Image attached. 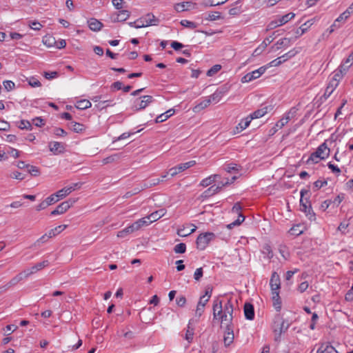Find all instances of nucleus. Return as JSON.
<instances>
[{"label":"nucleus","instance_id":"1","mask_svg":"<svg viewBox=\"0 0 353 353\" xmlns=\"http://www.w3.org/2000/svg\"><path fill=\"white\" fill-rule=\"evenodd\" d=\"M300 210L303 212L311 221L315 220L316 214L313 212L311 203L309 201L310 196V190H301Z\"/></svg>","mask_w":353,"mask_h":353},{"label":"nucleus","instance_id":"2","mask_svg":"<svg viewBox=\"0 0 353 353\" xmlns=\"http://www.w3.org/2000/svg\"><path fill=\"white\" fill-rule=\"evenodd\" d=\"M216 237L213 232H205L200 234L196 240V248L201 250H203L209 244V243Z\"/></svg>","mask_w":353,"mask_h":353},{"label":"nucleus","instance_id":"3","mask_svg":"<svg viewBox=\"0 0 353 353\" xmlns=\"http://www.w3.org/2000/svg\"><path fill=\"white\" fill-rule=\"evenodd\" d=\"M154 101L153 97L150 95H145L139 99H137L132 108L136 110H141L145 108L150 103Z\"/></svg>","mask_w":353,"mask_h":353},{"label":"nucleus","instance_id":"4","mask_svg":"<svg viewBox=\"0 0 353 353\" xmlns=\"http://www.w3.org/2000/svg\"><path fill=\"white\" fill-rule=\"evenodd\" d=\"M196 164L195 161H190L186 163H181L177 166L173 167L169 170L168 174H170L171 176H175L180 172L185 171V170L192 167Z\"/></svg>","mask_w":353,"mask_h":353},{"label":"nucleus","instance_id":"5","mask_svg":"<svg viewBox=\"0 0 353 353\" xmlns=\"http://www.w3.org/2000/svg\"><path fill=\"white\" fill-rule=\"evenodd\" d=\"M339 78H341V75L339 74L336 73L334 74V77L327 85L325 91L323 95L321 97V99L323 98L325 100L331 95V94L333 92V91L335 90V88L337 87L339 84Z\"/></svg>","mask_w":353,"mask_h":353},{"label":"nucleus","instance_id":"6","mask_svg":"<svg viewBox=\"0 0 353 353\" xmlns=\"http://www.w3.org/2000/svg\"><path fill=\"white\" fill-rule=\"evenodd\" d=\"M289 327V324L285 325V321L279 315H276L274 321V332L279 334L280 336L283 332H285Z\"/></svg>","mask_w":353,"mask_h":353},{"label":"nucleus","instance_id":"7","mask_svg":"<svg viewBox=\"0 0 353 353\" xmlns=\"http://www.w3.org/2000/svg\"><path fill=\"white\" fill-rule=\"evenodd\" d=\"M330 154V149L325 142L321 144L316 150L312 152L310 157V159H312L314 157H319V159H325Z\"/></svg>","mask_w":353,"mask_h":353},{"label":"nucleus","instance_id":"8","mask_svg":"<svg viewBox=\"0 0 353 353\" xmlns=\"http://www.w3.org/2000/svg\"><path fill=\"white\" fill-rule=\"evenodd\" d=\"M75 202L74 199H69L60 203L55 210H52L50 215L55 216L65 213Z\"/></svg>","mask_w":353,"mask_h":353},{"label":"nucleus","instance_id":"9","mask_svg":"<svg viewBox=\"0 0 353 353\" xmlns=\"http://www.w3.org/2000/svg\"><path fill=\"white\" fill-rule=\"evenodd\" d=\"M230 86L228 85V84H224L217 88V90L210 96L212 102L218 103L223 96L228 92Z\"/></svg>","mask_w":353,"mask_h":353},{"label":"nucleus","instance_id":"10","mask_svg":"<svg viewBox=\"0 0 353 353\" xmlns=\"http://www.w3.org/2000/svg\"><path fill=\"white\" fill-rule=\"evenodd\" d=\"M234 337L232 323H228L226 325L223 338L224 344L226 347L233 343Z\"/></svg>","mask_w":353,"mask_h":353},{"label":"nucleus","instance_id":"11","mask_svg":"<svg viewBox=\"0 0 353 353\" xmlns=\"http://www.w3.org/2000/svg\"><path fill=\"white\" fill-rule=\"evenodd\" d=\"M49 264H50V263L48 260H45L42 262L35 264L34 265L31 267L30 269H28L24 271V274H25L24 277H28V276H30L31 274L36 273L37 272L42 270L45 267L48 266Z\"/></svg>","mask_w":353,"mask_h":353},{"label":"nucleus","instance_id":"12","mask_svg":"<svg viewBox=\"0 0 353 353\" xmlns=\"http://www.w3.org/2000/svg\"><path fill=\"white\" fill-rule=\"evenodd\" d=\"M196 8V3L191 1H184L174 5V9L178 12L188 11L192 9H195Z\"/></svg>","mask_w":353,"mask_h":353},{"label":"nucleus","instance_id":"13","mask_svg":"<svg viewBox=\"0 0 353 353\" xmlns=\"http://www.w3.org/2000/svg\"><path fill=\"white\" fill-rule=\"evenodd\" d=\"M272 109L273 107L272 105H265L260 109L256 110V111L250 114L248 117L250 118L251 120L254 119H259L264 116L265 114H267L269 111L272 110Z\"/></svg>","mask_w":353,"mask_h":353},{"label":"nucleus","instance_id":"14","mask_svg":"<svg viewBox=\"0 0 353 353\" xmlns=\"http://www.w3.org/2000/svg\"><path fill=\"white\" fill-rule=\"evenodd\" d=\"M48 146L50 150L54 154H62L65 152V144L61 142H50Z\"/></svg>","mask_w":353,"mask_h":353},{"label":"nucleus","instance_id":"15","mask_svg":"<svg viewBox=\"0 0 353 353\" xmlns=\"http://www.w3.org/2000/svg\"><path fill=\"white\" fill-rule=\"evenodd\" d=\"M270 285L271 288V291L279 290L281 288L280 277L279 275L276 272H274L272 274L271 279L270 281Z\"/></svg>","mask_w":353,"mask_h":353},{"label":"nucleus","instance_id":"16","mask_svg":"<svg viewBox=\"0 0 353 353\" xmlns=\"http://www.w3.org/2000/svg\"><path fill=\"white\" fill-rule=\"evenodd\" d=\"M243 310L246 319L252 321L254 319V308L252 303L246 302L244 304Z\"/></svg>","mask_w":353,"mask_h":353},{"label":"nucleus","instance_id":"17","mask_svg":"<svg viewBox=\"0 0 353 353\" xmlns=\"http://www.w3.org/2000/svg\"><path fill=\"white\" fill-rule=\"evenodd\" d=\"M223 311L225 314H229V319H228V323H232L233 320V311H234V307L233 304L230 299H229L226 303H225L224 306L223 307Z\"/></svg>","mask_w":353,"mask_h":353},{"label":"nucleus","instance_id":"18","mask_svg":"<svg viewBox=\"0 0 353 353\" xmlns=\"http://www.w3.org/2000/svg\"><path fill=\"white\" fill-rule=\"evenodd\" d=\"M272 299L273 302V306L277 312H279L281 309V300L279 296V290L272 291Z\"/></svg>","mask_w":353,"mask_h":353},{"label":"nucleus","instance_id":"19","mask_svg":"<svg viewBox=\"0 0 353 353\" xmlns=\"http://www.w3.org/2000/svg\"><path fill=\"white\" fill-rule=\"evenodd\" d=\"M88 23L90 29L95 32L99 31L103 27V23L94 18L88 20Z\"/></svg>","mask_w":353,"mask_h":353},{"label":"nucleus","instance_id":"20","mask_svg":"<svg viewBox=\"0 0 353 353\" xmlns=\"http://www.w3.org/2000/svg\"><path fill=\"white\" fill-rule=\"evenodd\" d=\"M130 12L127 10H121L117 14L115 18L112 19L113 22L124 21L129 18Z\"/></svg>","mask_w":353,"mask_h":353},{"label":"nucleus","instance_id":"21","mask_svg":"<svg viewBox=\"0 0 353 353\" xmlns=\"http://www.w3.org/2000/svg\"><path fill=\"white\" fill-rule=\"evenodd\" d=\"M205 299V296H202L200 297V300L197 304L196 310V315H197L199 317H200L203 311H204V307L206 305V303L208 302V299Z\"/></svg>","mask_w":353,"mask_h":353},{"label":"nucleus","instance_id":"22","mask_svg":"<svg viewBox=\"0 0 353 353\" xmlns=\"http://www.w3.org/2000/svg\"><path fill=\"white\" fill-rule=\"evenodd\" d=\"M143 19H145V25H148V26H157L159 23V19L152 13H148L143 17Z\"/></svg>","mask_w":353,"mask_h":353},{"label":"nucleus","instance_id":"23","mask_svg":"<svg viewBox=\"0 0 353 353\" xmlns=\"http://www.w3.org/2000/svg\"><path fill=\"white\" fill-rule=\"evenodd\" d=\"M165 213V210L161 209V210H157V211L151 213L148 216H147V219L148 220H150L151 222L152 223V222H154V221L159 220L160 218H161L163 216H164Z\"/></svg>","mask_w":353,"mask_h":353},{"label":"nucleus","instance_id":"24","mask_svg":"<svg viewBox=\"0 0 353 353\" xmlns=\"http://www.w3.org/2000/svg\"><path fill=\"white\" fill-rule=\"evenodd\" d=\"M174 113V109H170L168 110V111H166L165 112L159 115L156 119H155V123H162L165 121H166L168 118H170L173 114Z\"/></svg>","mask_w":353,"mask_h":353},{"label":"nucleus","instance_id":"25","mask_svg":"<svg viewBox=\"0 0 353 353\" xmlns=\"http://www.w3.org/2000/svg\"><path fill=\"white\" fill-rule=\"evenodd\" d=\"M259 77H260L259 74H258L256 70H254L251 72H248V74L244 75L241 79V82L242 83H248V82H250L254 79H256Z\"/></svg>","mask_w":353,"mask_h":353},{"label":"nucleus","instance_id":"26","mask_svg":"<svg viewBox=\"0 0 353 353\" xmlns=\"http://www.w3.org/2000/svg\"><path fill=\"white\" fill-rule=\"evenodd\" d=\"M352 61H353V52L349 55V57L345 60L343 63L340 65L339 71L342 73L345 72L347 69L351 66Z\"/></svg>","mask_w":353,"mask_h":353},{"label":"nucleus","instance_id":"27","mask_svg":"<svg viewBox=\"0 0 353 353\" xmlns=\"http://www.w3.org/2000/svg\"><path fill=\"white\" fill-rule=\"evenodd\" d=\"M220 178L219 174H212L201 181L200 185L203 187H207L211 185L212 183L215 182L217 179Z\"/></svg>","mask_w":353,"mask_h":353},{"label":"nucleus","instance_id":"28","mask_svg":"<svg viewBox=\"0 0 353 353\" xmlns=\"http://www.w3.org/2000/svg\"><path fill=\"white\" fill-rule=\"evenodd\" d=\"M292 40V38H283L279 39L274 45L276 46V49L279 50L283 47H288L292 41H293Z\"/></svg>","mask_w":353,"mask_h":353},{"label":"nucleus","instance_id":"29","mask_svg":"<svg viewBox=\"0 0 353 353\" xmlns=\"http://www.w3.org/2000/svg\"><path fill=\"white\" fill-rule=\"evenodd\" d=\"M295 14L293 12L288 13L283 16H279L276 19L280 26L284 25L294 17Z\"/></svg>","mask_w":353,"mask_h":353},{"label":"nucleus","instance_id":"30","mask_svg":"<svg viewBox=\"0 0 353 353\" xmlns=\"http://www.w3.org/2000/svg\"><path fill=\"white\" fill-rule=\"evenodd\" d=\"M211 102H212V101L210 97L208 99H205L203 101L198 103L196 105H195L193 108V110L195 112H199L201 110L207 108L210 104Z\"/></svg>","mask_w":353,"mask_h":353},{"label":"nucleus","instance_id":"31","mask_svg":"<svg viewBox=\"0 0 353 353\" xmlns=\"http://www.w3.org/2000/svg\"><path fill=\"white\" fill-rule=\"evenodd\" d=\"M194 331V327L192 326V323L190 320L188 325L185 336V340H187L189 343L192 342L193 340Z\"/></svg>","mask_w":353,"mask_h":353},{"label":"nucleus","instance_id":"32","mask_svg":"<svg viewBox=\"0 0 353 353\" xmlns=\"http://www.w3.org/2000/svg\"><path fill=\"white\" fill-rule=\"evenodd\" d=\"M251 121L252 120L249 117H247L245 119H242L238 124V125L236 127L237 132H239L243 130H245L247 127L249 126Z\"/></svg>","mask_w":353,"mask_h":353},{"label":"nucleus","instance_id":"33","mask_svg":"<svg viewBox=\"0 0 353 353\" xmlns=\"http://www.w3.org/2000/svg\"><path fill=\"white\" fill-rule=\"evenodd\" d=\"M70 124L72 125V126H71L72 130L77 133L83 132L86 129V127L83 124L80 123L72 121L70 123Z\"/></svg>","mask_w":353,"mask_h":353},{"label":"nucleus","instance_id":"34","mask_svg":"<svg viewBox=\"0 0 353 353\" xmlns=\"http://www.w3.org/2000/svg\"><path fill=\"white\" fill-rule=\"evenodd\" d=\"M228 0H208L201 3V6L207 8L210 6H216L227 2Z\"/></svg>","mask_w":353,"mask_h":353},{"label":"nucleus","instance_id":"35","mask_svg":"<svg viewBox=\"0 0 353 353\" xmlns=\"http://www.w3.org/2000/svg\"><path fill=\"white\" fill-rule=\"evenodd\" d=\"M66 225H60L50 230L48 232V238H52L53 236H55L57 234H59L61 232L64 230L66 228Z\"/></svg>","mask_w":353,"mask_h":353},{"label":"nucleus","instance_id":"36","mask_svg":"<svg viewBox=\"0 0 353 353\" xmlns=\"http://www.w3.org/2000/svg\"><path fill=\"white\" fill-rule=\"evenodd\" d=\"M213 318L216 319V312H221L223 310L222 301L216 299L214 301L213 303Z\"/></svg>","mask_w":353,"mask_h":353},{"label":"nucleus","instance_id":"37","mask_svg":"<svg viewBox=\"0 0 353 353\" xmlns=\"http://www.w3.org/2000/svg\"><path fill=\"white\" fill-rule=\"evenodd\" d=\"M224 170L227 172H238L241 169V166L240 165L236 164V163H230L225 165L223 168Z\"/></svg>","mask_w":353,"mask_h":353},{"label":"nucleus","instance_id":"38","mask_svg":"<svg viewBox=\"0 0 353 353\" xmlns=\"http://www.w3.org/2000/svg\"><path fill=\"white\" fill-rule=\"evenodd\" d=\"M316 353H339L336 349L330 345H327L323 349V345L317 350Z\"/></svg>","mask_w":353,"mask_h":353},{"label":"nucleus","instance_id":"39","mask_svg":"<svg viewBox=\"0 0 353 353\" xmlns=\"http://www.w3.org/2000/svg\"><path fill=\"white\" fill-rule=\"evenodd\" d=\"M24 277V275L23 273H19L14 277H13L8 283V286L11 288L12 286H14L17 285L19 282H20Z\"/></svg>","mask_w":353,"mask_h":353},{"label":"nucleus","instance_id":"40","mask_svg":"<svg viewBox=\"0 0 353 353\" xmlns=\"http://www.w3.org/2000/svg\"><path fill=\"white\" fill-rule=\"evenodd\" d=\"M43 42L48 47L54 46L55 43H57L55 38L52 36H45L43 38Z\"/></svg>","mask_w":353,"mask_h":353},{"label":"nucleus","instance_id":"41","mask_svg":"<svg viewBox=\"0 0 353 353\" xmlns=\"http://www.w3.org/2000/svg\"><path fill=\"white\" fill-rule=\"evenodd\" d=\"M91 105H92V104L90 101L86 100V99H83V100H80V101H77V104L76 107L80 110H85L88 108H90Z\"/></svg>","mask_w":353,"mask_h":353},{"label":"nucleus","instance_id":"42","mask_svg":"<svg viewBox=\"0 0 353 353\" xmlns=\"http://www.w3.org/2000/svg\"><path fill=\"white\" fill-rule=\"evenodd\" d=\"M27 172L33 176H39L41 173L40 170L38 167L34 165H29L27 168Z\"/></svg>","mask_w":353,"mask_h":353},{"label":"nucleus","instance_id":"43","mask_svg":"<svg viewBox=\"0 0 353 353\" xmlns=\"http://www.w3.org/2000/svg\"><path fill=\"white\" fill-rule=\"evenodd\" d=\"M302 226L301 225H296L294 227H292L289 232L290 233L291 235H294V236H299L300 234H301L303 233V229H302Z\"/></svg>","mask_w":353,"mask_h":353},{"label":"nucleus","instance_id":"44","mask_svg":"<svg viewBox=\"0 0 353 353\" xmlns=\"http://www.w3.org/2000/svg\"><path fill=\"white\" fill-rule=\"evenodd\" d=\"M120 157H121V154H115L109 156V157H108L106 158H104L102 160V163L104 165L112 163V162H114L115 161H117L120 158Z\"/></svg>","mask_w":353,"mask_h":353},{"label":"nucleus","instance_id":"45","mask_svg":"<svg viewBox=\"0 0 353 353\" xmlns=\"http://www.w3.org/2000/svg\"><path fill=\"white\" fill-rule=\"evenodd\" d=\"M297 53V51H296L294 49L289 51L288 52L284 54L283 55L279 57V59H281V61L283 62L286 61L289 59L294 57Z\"/></svg>","mask_w":353,"mask_h":353},{"label":"nucleus","instance_id":"46","mask_svg":"<svg viewBox=\"0 0 353 353\" xmlns=\"http://www.w3.org/2000/svg\"><path fill=\"white\" fill-rule=\"evenodd\" d=\"M174 251L176 254H183L186 251V245L184 243H180L174 246Z\"/></svg>","mask_w":353,"mask_h":353},{"label":"nucleus","instance_id":"47","mask_svg":"<svg viewBox=\"0 0 353 353\" xmlns=\"http://www.w3.org/2000/svg\"><path fill=\"white\" fill-rule=\"evenodd\" d=\"M214 190L213 189V186H210L206 190H205L201 195V197L203 199H206L213 195H214Z\"/></svg>","mask_w":353,"mask_h":353},{"label":"nucleus","instance_id":"48","mask_svg":"<svg viewBox=\"0 0 353 353\" xmlns=\"http://www.w3.org/2000/svg\"><path fill=\"white\" fill-rule=\"evenodd\" d=\"M181 25L183 27L188 28L190 29H194L197 27V23L190 21L186 19L181 20L180 22Z\"/></svg>","mask_w":353,"mask_h":353},{"label":"nucleus","instance_id":"49","mask_svg":"<svg viewBox=\"0 0 353 353\" xmlns=\"http://www.w3.org/2000/svg\"><path fill=\"white\" fill-rule=\"evenodd\" d=\"M18 128L21 130L26 129L28 130H31L32 129L30 122L28 120H21L20 124L18 125Z\"/></svg>","mask_w":353,"mask_h":353},{"label":"nucleus","instance_id":"50","mask_svg":"<svg viewBox=\"0 0 353 353\" xmlns=\"http://www.w3.org/2000/svg\"><path fill=\"white\" fill-rule=\"evenodd\" d=\"M221 69V65L219 64H216L213 65L210 69H209L207 72V76L212 77L216 73H217Z\"/></svg>","mask_w":353,"mask_h":353},{"label":"nucleus","instance_id":"51","mask_svg":"<svg viewBox=\"0 0 353 353\" xmlns=\"http://www.w3.org/2000/svg\"><path fill=\"white\" fill-rule=\"evenodd\" d=\"M351 14V12L349 11V10H346L345 12H343L342 14L339 15V17L336 19V22H343L344 23L347 19L349 18V17Z\"/></svg>","mask_w":353,"mask_h":353},{"label":"nucleus","instance_id":"52","mask_svg":"<svg viewBox=\"0 0 353 353\" xmlns=\"http://www.w3.org/2000/svg\"><path fill=\"white\" fill-rule=\"evenodd\" d=\"M139 228H141L143 226L148 225L150 223H151V221L148 220L147 219V216L141 218L136 221Z\"/></svg>","mask_w":353,"mask_h":353},{"label":"nucleus","instance_id":"53","mask_svg":"<svg viewBox=\"0 0 353 353\" xmlns=\"http://www.w3.org/2000/svg\"><path fill=\"white\" fill-rule=\"evenodd\" d=\"M3 85L4 88L7 91H10V90H13L15 88L14 83L13 81H10V80L4 81L3 82Z\"/></svg>","mask_w":353,"mask_h":353},{"label":"nucleus","instance_id":"54","mask_svg":"<svg viewBox=\"0 0 353 353\" xmlns=\"http://www.w3.org/2000/svg\"><path fill=\"white\" fill-rule=\"evenodd\" d=\"M56 193L51 194L50 196L47 197L46 199V202L47 203L48 205H50L53 203H55L59 201V199L56 196Z\"/></svg>","mask_w":353,"mask_h":353},{"label":"nucleus","instance_id":"55","mask_svg":"<svg viewBox=\"0 0 353 353\" xmlns=\"http://www.w3.org/2000/svg\"><path fill=\"white\" fill-rule=\"evenodd\" d=\"M196 230V227L193 229H192L190 232H187L185 230V228H182V229H178L177 230V234L180 236H187L190 234H191L192 233H193L194 231Z\"/></svg>","mask_w":353,"mask_h":353},{"label":"nucleus","instance_id":"56","mask_svg":"<svg viewBox=\"0 0 353 353\" xmlns=\"http://www.w3.org/2000/svg\"><path fill=\"white\" fill-rule=\"evenodd\" d=\"M265 43H261L252 53L253 57L259 56L265 49Z\"/></svg>","mask_w":353,"mask_h":353},{"label":"nucleus","instance_id":"57","mask_svg":"<svg viewBox=\"0 0 353 353\" xmlns=\"http://www.w3.org/2000/svg\"><path fill=\"white\" fill-rule=\"evenodd\" d=\"M53 134L57 137H65L68 133L63 128H54L53 130Z\"/></svg>","mask_w":353,"mask_h":353},{"label":"nucleus","instance_id":"58","mask_svg":"<svg viewBox=\"0 0 353 353\" xmlns=\"http://www.w3.org/2000/svg\"><path fill=\"white\" fill-rule=\"evenodd\" d=\"M263 253L265 254H267V256L269 259H272L273 257V252L272 251L271 247H270V245H269L268 244H265L263 246Z\"/></svg>","mask_w":353,"mask_h":353},{"label":"nucleus","instance_id":"59","mask_svg":"<svg viewBox=\"0 0 353 353\" xmlns=\"http://www.w3.org/2000/svg\"><path fill=\"white\" fill-rule=\"evenodd\" d=\"M43 76L47 79H52L57 78L59 76V73L56 71L54 72H44Z\"/></svg>","mask_w":353,"mask_h":353},{"label":"nucleus","instance_id":"60","mask_svg":"<svg viewBox=\"0 0 353 353\" xmlns=\"http://www.w3.org/2000/svg\"><path fill=\"white\" fill-rule=\"evenodd\" d=\"M327 184V181L326 180L321 181V180H317L314 183V188L316 189V190H319L323 186L326 185Z\"/></svg>","mask_w":353,"mask_h":353},{"label":"nucleus","instance_id":"61","mask_svg":"<svg viewBox=\"0 0 353 353\" xmlns=\"http://www.w3.org/2000/svg\"><path fill=\"white\" fill-rule=\"evenodd\" d=\"M125 229L127 230V232H128V234H130V233H132V232H134L135 231L139 230L140 228H139L137 222L135 221L134 223H133L130 226L125 228Z\"/></svg>","mask_w":353,"mask_h":353},{"label":"nucleus","instance_id":"62","mask_svg":"<svg viewBox=\"0 0 353 353\" xmlns=\"http://www.w3.org/2000/svg\"><path fill=\"white\" fill-rule=\"evenodd\" d=\"M163 180L162 179H153V180H151V181H148L147 183H145L144 184V186L145 188H150L152 186H154V185H158L159 184V183L161 181H162Z\"/></svg>","mask_w":353,"mask_h":353},{"label":"nucleus","instance_id":"63","mask_svg":"<svg viewBox=\"0 0 353 353\" xmlns=\"http://www.w3.org/2000/svg\"><path fill=\"white\" fill-rule=\"evenodd\" d=\"M203 271L202 268H197L194 274V278L196 281H199L203 276Z\"/></svg>","mask_w":353,"mask_h":353},{"label":"nucleus","instance_id":"64","mask_svg":"<svg viewBox=\"0 0 353 353\" xmlns=\"http://www.w3.org/2000/svg\"><path fill=\"white\" fill-rule=\"evenodd\" d=\"M345 300L347 301H353V285H352L351 288L347 291V292L345 294Z\"/></svg>","mask_w":353,"mask_h":353}]
</instances>
